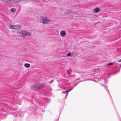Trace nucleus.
I'll return each instance as SVG.
<instances>
[{
	"label": "nucleus",
	"mask_w": 121,
	"mask_h": 121,
	"mask_svg": "<svg viewBox=\"0 0 121 121\" xmlns=\"http://www.w3.org/2000/svg\"><path fill=\"white\" fill-rule=\"evenodd\" d=\"M10 11L11 12H14L16 10L15 9V8H13L10 9Z\"/></svg>",
	"instance_id": "obj_11"
},
{
	"label": "nucleus",
	"mask_w": 121,
	"mask_h": 121,
	"mask_svg": "<svg viewBox=\"0 0 121 121\" xmlns=\"http://www.w3.org/2000/svg\"><path fill=\"white\" fill-rule=\"evenodd\" d=\"M30 66V65L29 64L26 63L24 64V66L26 68H29Z\"/></svg>",
	"instance_id": "obj_8"
},
{
	"label": "nucleus",
	"mask_w": 121,
	"mask_h": 121,
	"mask_svg": "<svg viewBox=\"0 0 121 121\" xmlns=\"http://www.w3.org/2000/svg\"><path fill=\"white\" fill-rule=\"evenodd\" d=\"M20 34L24 36H30L31 35L30 33L25 31H21L20 32Z\"/></svg>",
	"instance_id": "obj_4"
},
{
	"label": "nucleus",
	"mask_w": 121,
	"mask_h": 121,
	"mask_svg": "<svg viewBox=\"0 0 121 121\" xmlns=\"http://www.w3.org/2000/svg\"><path fill=\"white\" fill-rule=\"evenodd\" d=\"M14 3H17L21 0H13Z\"/></svg>",
	"instance_id": "obj_9"
},
{
	"label": "nucleus",
	"mask_w": 121,
	"mask_h": 121,
	"mask_svg": "<svg viewBox=\"0 0 121 121\" xmlns=\"http://www.w3.org/2000/svg\"><path fill=\"white\" fill-rule=\"evenodd\" d=\"M113 63L112 62H110L108 63L107 64V65L109 66V65H113Z\"/></svg>",
	"instance_id": "obj_10"
},
{
	"label": "nucleus",
	"mask_w": 121,
	"mask_h": 121,
	"mask_svg": "<svg viewBox=\"0 0 121 121\" xmlns=\"http://www.w3.org/2000/svg\"><path fill=\"white\" fill-rule=\"evenodd\" d=\"M67 91H64L63 92V93L64 94H65L66 93H67Z\"/></svg>",
	"instance_id": "obj_14"
},
{
	"label": "nucleus",
	"mask_w": 121,
	"mask_h": 121,
	"mask_svg": "<svg viewBox=\"0 0 121 121\" xmlns=\"http://www.w3.org/2000/svg\"><path fill=\"white\" fill-rule=\"evenodd\" d=\"M118 62H121V59L118 61Z\"/></svg>",
	"instance_id": "obj_16"
},
{
	"label": "nucleus",
	"mask_w": 121,
	"mask_h": 121,
	"mask_svg": "<svg viewBox=\"0 0 121 121\" xmlns=\"http://www.w3.org/2000/svg\"><path fill=\"white\" fill-rule=\"evenodd\" d=\"M66 33L64 31H60V35L62 37H64L66 35Z\"/></svg>",
	"instance_id": "obj_6"
},
{
	"label": "nucleus",
	"mask_w": 121,
	"mask_h": 121,
	"mask_svg": "<svg viewBox=\"0 0 121 121\" xmlns=\"http://www.w3.org/2000/svg\"><path fill=\"white\" fill-rule=\"evenodd\" d=\"M42 22L43 24H48L51 22V21L46 17H44L42 20Z\"/></svg>",
	"instance_id": "obj_2"
},
{
	"label": "nucleus",
	"mask_w": 121,
	"mask_h": 121,
	"mask_svg": "<svg viewBox=\"0 0 121 121\" xmlns=\"http://www.w3.org/2000/svg\"><path fill=\"white\" fill-rule=\"evenodd\" d=\"M72 55V54L71 53H69L67 55V56L68 57Z\"/></svg>",
	"instance_id": "obj_12"
},
{
	"label": "nucleus",
	"mask_w": 121,
	"mask_h": 121,
	"mask_svg": "<svg viewBox=\"0 0 121 121\" xmlns=\"http://www.w3.org/2000/svg\"><path fill=\"white\" fill-rule=\"evenodd\" d=\"M100 10V9L99 7H97L94 9V12L95 13H97V12H99Z\"/></svg>",
	"instance_id": "obj_7"
},
{
	"label": "nucleus",
	"mask_w": 121,
	"mask_h": 121,
	"mask_svg": "<svg viewBox=\"0 0 121 121\" xmlns=\"http://www.w3.org/2000/svg\"><path fill=\"white\" fill-rule=\"evenodd\" d=\"M9 28L11 29H19L21 27V26L20 25H10L9 26Z\"/></svg>",
	"instance_id": "obj_1"
},
{
	"label": "nucleus",
	"mask_w": 121,
	"mask_h": 121,
	"mask_svg": "<svg viewBox=\"0 0 121 121\" xmlns=\"http://www.w3.org/2000/svg\"><path fill=\"white\" fill-rule=\"evenodd\" d=\"M67 72L68 74L70 75V74H71V73L69 71H68Z\"/></svg>",
	"instance_id": "obj_13"
},
{
	"label": "nucleus",
	"mask_w": 121,
	"mask_h": 121,
	"mask_svg": "<svg viewBox=\"0 0 121 121\" xmlns=\"http://www.w3.org/2000/svg\"><path fill=\"white\" fill-rule=\"evenodd\" d=\"M42 87V85H35L33 86V87L36 90H39Z\"/></svg>",
	"instance_id": "obj_5"
},
{
	"label": "nucleus",
	"mask_w": 121,
	"mask_h": 121,
	"mask_svg": "<svg viewBox=\"0 0 121 121\" xmlns=\"http://www.w3.org/2000/svg\"><path fill=\"white\" fill-rule=\"evenodd\" d=\"M3 1L6 3L9 6H10L14 3L13 0H3Z\"/></svg>",
	"instance_id": "obj_3"
},
{
	"label": "nucleus",
	"mask_w": 121,
	"mask_h": 121,
	"mask_svg": "<svg viewBox=\"0 0 121 121\" xmlns=\"http://www.w3.org/2000/svg\"><path fill=\"white\" fill-rule=\"evenodd\" d=\"M71 90H72V89H70L68 91H67V92H69L70 91H71Z\"/></svg>",
	"instance_id": "obj_15"
}]
</instances>
